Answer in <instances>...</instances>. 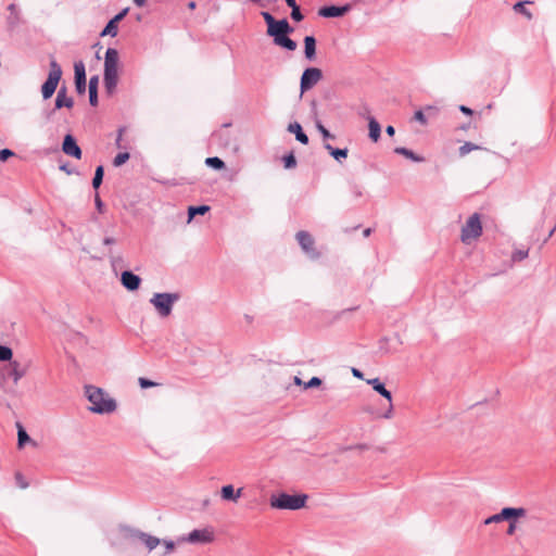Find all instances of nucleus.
I'll list each match as a JSON object with an SVG mask.
<instances>
[{
  "label": "nucleus",
  "mask_w": 556,
  "mask_h": 556,
  "mask_svg": "<svg viewBox=\"0 0 556 556\" xmlns=\"http://www.w3.org/2000/svg\"><path fill=\"white\" fill-rule=\"evenodd\" d=\"M482 235V224L480 215L473 213L462 227L460 240L465 244H470Z\"/></svg>",
  "instance_id": "obj_6"
},
{
  "label": "nucleus",
  "mask_w": 556,
  "mask_h": 556,
  "mask_svg": "<svg viewBox=\"0 0 556 556\" xmlns=\"http://www.w3.org/2000/svg\"><path fill=\"white\" fill-rule=\"evenodd\" d=\"M315 126L325 140L334 139V136L321 124L320 121H316Z\"/></svg>",
  "instance_id": "obj_39"
},
{
  "label": "nucleus",
  "mask_w": 556,
  "mask_h": 556,
  "mask_svg": "<svg viewBox=\"0 0 556 556\" xmlns=\"http://www.w3.org/2000/svg\"><path fill=\"white\" fill-rule=\"evenodd\" d=\"M94 203H96L97 210L99 212H102L104 204L98 193L96 194Z\"/></svg>",
  "instance_id": "obj_49"
},
{
  "label": "nucleus",
  "mask_w": 556,
  "mask_h": 556,
  "mask_svg": "<svg viewBox=\"0 0 556 556\" xmlns=\"http://www.w3.org/2000/svg\"><path fill=\"white\" fill-rule=\"evenodd\" d=\"M530 1H519L514 4V11L516 13L525 15L528 20L532 18L531 12L526 8L527 4H529Z\"/></svg>",
  "instance_id": "obj_30"
},
{
  "label": "nucleus",
  "mask_w": 556,
  "mask_h": 556,
  "mask_svg": "<svg viewBox=\"0 0 556 556\" xmlns=\"http://www.w3.org/2000/svg\"><path fill=\"white\" fill-rule=\"evenodd\" d=\"M138 382L142 389H148V388L156 386L155 382H153L147 378H143V377L139 378Z\"/></svg>",
  "instance_id": "obj_47"
},
{
  "label": "nucleus",
  "mask_w": 556,
  "mask_h": 556,
  "mask_svg": "<svg viewBox=\"0 0 556 556\" xmlns=\"http://www.w3.org/2000/svg\"><path fill=\"white\" fill-rule=\"evenodd\" d=\"M367 383L370 384L377 393L388 400L389 403L392 402L391 392L386 388L384 383L381 382L379 378L369 379L367 380Z\"/></svg>",
  "instance_id": "obj_18"
},
{
  "label": "nucleus",
  "mask_w": 556,
  "mask_h": 556,
  "mask_svg": "<svg viewBox=\"0 0 556 556\" xmlns=\"http://www.w3.org/2000/svg\"><path fill=\"white\" fill-rule=\"evenodd\" d=\"M73 105H74L73 98H68L66 96V88L62 87L58 91V94H56V98H55V109L56 110H60L62 108L71 109V108H73Z\"/></svg>",
  "instance_id": "obj_17"
},
{
  "label": "nucleus",
  "mask_w": 556,
  "mask_h": 556,
  "mask_svg": "<svg viewBox=\"0 0 556 556\" xmlns=\"http://www.w3.org/2000/svg\"><path fill=\"white\" fill-rule=\"evenodd\" d=\"M205 164L208 167H212L217 170L225 168V162L222 159H219L218 156L206 157Z\"/></svg>",
  "instance_id": "obj_31"
},
{
  "label": "nucleus",
  "mask_w": 556,
  "mask_h": 556,
  "mask_svg": "<svg viewBox=\"0 0 556 556\" xmlns=\"http://www.w3.org/2000/svg\"><path fill=\"white\" fill-rule=\"evenodd\" d=\"M85 394L91 403L90 410L97 414H110L116 409V402L110 397L101 388L86 386Z\"/></svg>",
  "instance_id": "obj_2"
},
{
  "label": "nucleus",
  "mask_w": 556,
  "mask_h": 556,
  "mask_svg": "<svg viewBox=\"0 0 556 556\" xmlns=\"http://www.w3.org/2000/svg\"><path fill=\"white\" fill-rule=\"evenodd\" d=\"M188 9L190 10H194L197 8V3L194 1H190L188 4H187Z\"/></svg>",
  "instance_id": "obj_61"
},
{
  "label": "nucleus",
  "mask_w": 556,
  "mask_h": 556,
  "mask_svg": "<svg viewBox=\"0 0 556 556\" xmlns=\"http://www.w3.org/2000/svg\"><path fill=\"white\" fill-rule=\"evenodd\" d=\"M121 282L127 290L136 291L140 287L141 278L130 270H124L121 275Z\"/></svg>",
  "instance_id": "obj_16"
},
{
  "label": "nucleus",
  "mask_w": 556,
  "mask_h": 556,
  "mask_svg": "<svg viewBox=\"0 0 556 556\" xmlns=\"http://www.w3.org/2000/svg\"><path fill=\"white\" fill-rule=\"evenodd\" d=\"M14 156V152L10 149L0 150V162H5L10 157Z\"/></svg>",
  "instance_id": "obj_45"
},
{
  "label": "nucleus",
  "mask_w": 556,
  "mask_h": 556,
  "mask_svg": "<svg viewBox=\"0 0 556 556\" xmlns=\"http://www.w3.org/2000/svg\"><path fill=\"white\" fill-rule=\"evenodd\" d=\"M304 55L308 61H313L316 58V39L314 36H305Z\"/></svg>",
  "instance_id": "obj_20"
},
{
  "label": "nucleus",
  "mask_w": 556,
  "mask_h": 556,
  "mask_svg": "<svg viewBox=\"0 0 556 556\" xmlns=\"http://www.w3.org/2000/svg\"><path fill=\"white\" fill-rule=\"evenodd\" d=\"M288 131L291 132V134H294L295 136V139L301 142L302 144H307L308 143V137L307 135L303 131V128L302 126L298 123V122H294V123H290L288 125Z\"/></svg>",
  "instance_id": "obj_21"
},
{
  "label": "nucleus",
  "mask_w": 556,
  "mask_h": 556,
  "mask_svg": "<svg viewBox=\"0 0 556 556\" xmlns=\"http://www.w3.org/2000/svg\"><path fill=\"white\" fill-rule=\"evenodd\" d=\"M74 80L77 93L84 94L86 92V67L83 61H77L74 64Z\"/></svg>",
  "instance_id": "obj_14"
},
{
  "label": "nucleus",
  "mask_w": 556,
  "mask_h": 556,
  "mask_svg": "<svg viewBox=\"0 0 556 556\" xmlns=\"http://www.w3.org/2000/svg\"><path fill=\"white\" fill-rule=\"evenodd\" d=\"M393 415V405H392V402L389 403V408L387 409V412L382 415L383 418L386 419H390Z\"/></svg>",
  "instance_id": "obj_51"
},
{
  "label": "nucleus",
  "mask_w": 556,
  "mask_h": 556,
  "mask_svg": "<svg viewBox=\"0 0 556 556\" xmlns=\"http://www.w3.org/2000/svg\"><path fill=\"white\" fill-rule=\"evenodd\" d=\"M323 78L321 70L317 67H307L303 71L301 79H300V91L301 96L311 90L315 85H317Z\"/></svg>",
  "instance_id": "obj_8"
},
{
  "label": "nucleus",
  "mask_w": 556,
  "mask_h": 556,
  "mask_svg": "<svg viewBox=\"0 0 556 556\" xmlns=\"http://www.w3.org/2000/svg\"><path fill=\"white\" fill-rule=\"evenodd\" d=\"M122 530L124 531L126 538L140 540L149 552L153 551L157 545L161 544V539L140 530L129 527H124Z\"/></svg>",
  "instance_id": "obj_9"
},
{
  "label": "nucleus",
  "mask_w": 556,
  "mask_h": 556,
  "mask_svg": "<svg viewBox=\"0 0 556 556\" xmlns=\"http://www.w3.org/2000/svg\"><path fill=\"white\" fill-rule=\"evenodd\" d=\"M15 480H16L17 485L21 489L28 488V482L25 481V479H24V477H23V475L21 472H16L15 473Z\"/></svg>",
  "instance_id": "obj_46"
},
{
  "label": "nucleus",
  "mask_w": 556,
  "mask_h": 556,
  "mask_svg": "<svg viewBox=\"0 0 556 556\" xmlns=\"http://www.w3.org/2000/svg\"><path fill=\"white\" fill-rule=\"evenodd\" d=\"M527 510L522 507H504L498 514L492 515L484 519V525L497 523L502 521H510L523 517Z\"/></svg>",
  "instance_id": "obj_7"
},
{
  "label": "nucleus",
  "mask_w": 556,
  "mask_h": 556,
  "mask_svg": "<svg viewBox=\"0 0 556 556\" xmlns=\"http://www.w3.org/2000/svg\"><path fill=\"white\" fill-rule=\"evenodd\" d=\"M147 0H134V3L137 7H143L146 4Z\"/></svg>",
  "instance_id": "obj_59"
},
{
  "label": "nucleus",
  "mask_w": 556,
  "mask_h": 556,
  "mask_svg": "<svg viewBox=\"0 0 556 556\" xmlns=\"http://www.w3.org/2000/svg\"><path fill=\"white\" fill-rule=\"evenodd\" d=\"M103 176H104V168L102 165H99L97 168H96V172H94V176H93V179H92V187L94 189H98L102 181H103Z\"/></svg>",
  "instance_id": "obj_33"
},
{
  "label": "nucleus",
  "mask_w": 556,
  "mask_h": 556,
  "mask_svg": "<svg viewBox=\"0 0 556 556\" xmlns=\"http://www.w3.org/2000/svg\"><path fill=\"white\" fill-rule=\"evenodd\" d=\"M368 128H369V138L374 142H377L381 136V126L378 123V121L372 116L368 117Z\"/></svg>",
  "instance_id": "obj_23"
},
{
  "label": "nucleus",
  "mask_w": 556,
  "mask_h": 556,
  "mask_svg": "<svg viewBox=\"0 0 556 556\" xmlns=\"http://www.w3.org/2000/svg\"><path fill=\"white\" fill-rule=\"evenodd\" d=\"M414 119L419 122L421 125H427L428 121L422 110H417L414 114Z\"/></svg>",
  "instance_id": "obj_43"
},
{
  "label": "nucleus",
  "mask_w": 556,
  "mask_h": 556,
  "mask_svg": "<svg viewBox=\"0 0 556 556\" xmlns=\"http://www.w3.org/2000/svg\"><path fill=\"white\" fill-rule=\"evenodd\" d=\"M18 23V16L17 14H11L9 17H8V24L10 25L11 28H14Z\"/></svg>",
  "instance_id": "obj_48"
},
{
  "label": "nucleus",
  "mask_w": 556,
  "mask_h": 556,
  "mask_svg": "<svg viewBox=\"0 0 556 556\" xmlns=\"http://www.w3.org/2000/svg\"><path fill=\"white\" fill-rule=\"evenodd\" d=\"M129 157L130 154L128 152H121L114 157L113 165L116 167L122 166L129 160Z\"/></svg>",
  "instance_id": "obj_38"
},
{
  "label": "nucleus",
  "mask_w": 556,
  "mask_h": 556,
  "mask_svg": "<svg viewBox=\"0 0 556 556\" xmlns=\"http://www.w3.org/2000/svg\"><path fill=\"white\" fill-rule=\"evenodd\" d=\"M321 379L318 377H312L307 382L303 383L304 389L317 388L321 384Z\"/></svg>",
  "instance_id": "obj_42"
},
{
  "label": "nucleus",
  "mask_w": 556,
  "mask_h": 556,
  "mask_svg": "<svg viewBox=\"0 0 556 556\" xmlns=\"http://www.w3.org/2000/svg\"><path fill=\"white\" fill-rule=\"evenodd\" d=\"M17 447L23 448L26 443H31L33 445H36V443L30 439L28 433L26 432L25 428L17 422Z\"/></svg>",
  "instance_id": "obj_24"
},
{
  "label": "nucleus",
  "mask_w": 556,
  "mask_h": 556,
  "mask_svg": "<svg viewBox=\"0 0 556 556\" xmlns=\"http://www.w3.org/2000/svg\"><path fill=\"white\" fill-rule=\"evenodd\" d=\"M128 12H129V8H125V9H123V10L119 12V14H122V15H123V17H125V16L127 15V13H128Z\"/></svg>",
  "instance_id": "obj_64"
},
{
  "label": "nucleus",
  "mask_w": 556,
  "mask_h": 556,
  "mask_svg": "<svg viewBox=\"0 0 556 556\" xmlns=\"http://www.w3.org/2000/svg\"><path fill=\"white\" fill-rule=\"evenodd\" d=\"M161 544H163L165 547V551L162 556H167L175 549V542L172 540H161Z\"/></svg>",
  "instance_id": "obj_40"
},
{
  "label": "nucleus",
  "mask_w": 556,
  "mask_h": 556,
  "mask_svg": "<svg viewBox=\"0 0 556 556\" xmlns=\"http://www.w3.org/2000/svg\"><path fill=\"white\" fill-rule=\"evenodd\" d=\"M265 23L267 24V27H271L275 25V23L277 22V20H275V17L269 13V12H262L261 13Z\"/></svg>",
  "instance_id": "obj_44"
},
{
  "label": "nucleus",
  "mask_w": 556,
  "mask_h": 556,
  "mask_svg": "<svg viewBox=\"0 0 556 556\" xmlns=\"http://www.w3.org/2000/svg\"><path fill=\"white\" fill-rule=\"evenodd\" d=\"M285 1H286L288 7L296 5V1L295 0H285Z\"/></svg>",
  "instance_id": "obj_62"
},
{
  "label": "nucleus",
  "mask_w": 556,
  "mask_h": 556,
  "mask_svg": "<svg viewBox=\"0 0 556 556\" xmlns=\"http://www.w3.org/2000/svg\"><path fill=\"white\" fill-rule=\"evenodd\" d=\"M11 371H10V377L13 378V381L14 383L16 384L20 379H22L25 374H26V369L25 368H22L21 365L17 363V362H11Z\"/></svg>",
  "instance_id": "obj_26"
},
{
  "label": "nucleus",
  "mask_w": 556,
  "mask_h": 556,
  "mask_svg": "<svg viewBox=\"0 0 556 556\" xmlns=\"http://www.w3.org/2000/svg\"><path fill=\"white\" fill-rule=\"evenodd\" d=\"M480 149L479 146L472 143V142H465L463 146L459 147V155L460 156H465L466 154H468L469 152L473 151V150H478Z\"/></svg>",
  "instance_id": "obj_37"
},
{
  "label": "nucleus",
  "mask_w": 556,
  "mask_h": 556,
  "mask_svg": "<svg viewBox=\"0 0 556 556\" xmlns=\"http://www.w3.org/2000/svg\"><path fill=\"white\" fill-rule=\"evenodd\" d=\"M117 30H118V27H117V24L114 23V21L110 20L106 24V26L103 28V30L101 31L100 36H112V37H115L117 35Z\"/></svg>",
  "instance_id": "obj_32"
},
{
  "label": "nucleus",
  "mask_w": 556,
  "mask_h": 556,
  "mask_svg": "<svg viewBox=\"0 0 556 556\" xmlns=\"http://www.w3.org/2000/svg\"><path fill=\"white\" fill-rule=\"evenodd\" d=\"M115 242H116V241H115V239H114V238H112V237H105V238L103 239V243H104L105 245H111V244H114Z\"/></svg>",
  "instance_id": "obj_55"
},
{
  "label": "nucleus",
  "mask_w": 556,
  "mask_h": 556,
  "mask_svg": "<svg viewBox=\"0 0 556 556\" xmlns=\"http://www.w3.org/2000/svg\"><path fill=\"white\" fill-rule=\"evenodd\" d=\"M123 15L117 13L113 18H111L112 21H114V23L118 24L122 20H123Z\"/></svg>",
  "instance_id": "obj_58"
},
{
  "label": "nucleus",
  "mask_w": 556,
  "mask_h": 556,
  "mask_svg": "<svg viewBox=\"0 0 556 556\" xmlns=\"http://www.w3.org/2000/svg\"><path fill=\"white\" fill-rule=\"evenodd\" d=\"M62 151L74 159L80 160L83 151L80 147L77 144L75 137L71 134L64 136L62 142Z\"/></svg>",
  "instance_id": "obj_13"
},
{
  "label": "nucleus",
  "mask_w": 556,
  "mask_h": 556,
  "mask_svg": "<svg viewBox=\"0 0 556 556\" xmlns=\"http://www.w3.org/2000/svg\"><path fill=\"white\" fill-rule=\"evenodd\" d=\"M294 28L289 24L287 18L279 20L275 23L274 26L267 27V35L273 37L274 42L281 38L282 36L289 35L293 33Z\"/></svg>",
  "instance_id": "obj_11"
},
{
  "label": "nucleus",
  "mask_w": 556,
  "mask_h": 556,
  "mask_svg": "<svg viewBox=\"0 0 556 556\" xmlns=\"http://www.w3.org/2000/svg\"><path fill=\"white\" fill-rule=\"evenodd\" d=\"M306 494L279 493L270 497V506L277 509L296 510L305 506Z\"/></svg>",
  "instance_id": "obj_3"
},
{
  "label": "nucleus",
  "mask_w": 556,
  "mask_h": 556,
  "mask_svg": "<svg viewBox=\"0 0 556 556\" xmlns=\"http://www.w3.org/2000/svg\"><path fill=\"white\" fill-rule=\"evenodd\" d=\"M210 211L208 205L189 206L188 208V222H190L195 215H203Z\"/></svg>",
  "instance_id": "obj_29"
},
{
  "label": "nucleus",
  "mask_w": 556,
  "mask_h": 556,
  "mask_svg": "<svg viewBox=\"0 0 556 556\" xmlns=\"http://www.w3.org/2000/svg\"><path fill=\"white\" fill-rule=\"evenodd\" d=\"M296 240L302 250L308 254L312 258H317L319 254L314 248V238L307 231L301 230L296 233Z\"/></svg>",
  "instance_id": "obj_12"
},
{
  "label": "nucleus",
  "mask_w": 556,
  "mask_h": 556,
  "mask_svg": "<svg viewBox=\"0 0 556 556\" xmlns=\"http://www.w3.org/2000/svg\"><path fill=\"white\" fill-rule=\"evenodd\" d=\"M128 12H129V8H125V9H123V10L119 12V14H122V15H123V17H125V16L127 15V13H128Z\"/></svg>",
  "instance_id": "obj_63"
},
{
  "label": "nucleus",
  "mask_w": 556,
  "mask_h": 556,
  "mask_svg": "<svg viewBox=\"0 0 556 556\" xmlns=\"http://www.w3.org/2000/svg\"><path fill=\"white\" fill-rule=\"evenodd\" d=\"M275 45L285 48L289 51H294L298 47L296 42L288 37V35L282 36L281 38H278V40L275 42Z\"/></svg>",
  "instance_id": "obj_27"
},
{
  "label": "nucleus",
  "mask_w": 556,
  "mask_h": 556,
  "mask_svg": "<svg viewBox=\"0 0 556 556\" xmlns=\"http://www.w3.org/2000/svg\"><path fill=\"white\" fill-rule=\"evenodd\" d=\"M178 293H154L150 303L154 306L161 317H167L172 314L174 304L179 300Z\"/></svg>",
  "instance_id": "obj_4"
},
{
  "label": "nucleus",
  "mask_w": 556,
  "mask_h": 556,
  "mask_svg": "<svg viewBox=\"0 0 556 556\" xmlns=\"http://www.w3.org/2000/svg\"><path fill=\"white\" fill-rule=\"evenodd\" d=\"M123 132H124V128H119L118 129V134H117V138H116V146L118 148H121V141H122Z\"/></svg>",
  "instance_id": "obj_54"
},
{
  "label": "nucleus",
  "mask_w": 556,
  "mask_h": 556,
  "mask_svg": "<svg viewBox=\"0 0 556 556\" xmlns=\"http://www.w3.org/2000/svg\"><path fill=\"white\" fill-rule=\"evenodd\" d=\"M352 374L354 377L356 378H362L363 377V374L361 370L356 369V368H352Z\"/></svg>",
  "instance_id": "obj_57"
},
{
  "label": "nucleus",
  "mask_w": 556,
  "mask_h": 556,
  "mask_svg": "<svg viewBox=\"0 0 556 556\" xmlns=\"http://www.w3.org/2000/svg\"><path fill=\"white\" fill-rule=\"evenodd\" d=\"M60 169L65 172L67 175L74 174V169L71 168L67 164H63L60 166Z\"/></svg>",
  "instance_id": "obj_52"
},
{
  "label": "nucleus",
  "mask_w": 556,
  "mask_h": 556,
  "mask_svg": "<svg viewBox=\"0 0 556 556\" xmlns=\"http://www.w3.org/2000/svg\"><path fill=\"white\" fill-rule=\"evenodd\" d=\"M282 161H283V166L287 169H291L296 166V159H295L293 152H290L289 154L285 155Z\"/></svg>",
  "instance_id": "obj_36"
},
{
  "label": "nucleus",
  "mask_w": 556,
  "mask_h": 556,
  "mask_svg": "<svg viewBox=\"0 0 556 556\" xmlns=\"http://www.w3.org/2000/svg\"><path fill=\"white\" fill-rule=\"evenodd\" d=\"M118 51L114 48H108L104 56L103 84L109 96H112L116 91L118 83Z\"/></svg>",
  "instance_id": "obj_1"
},
{
  "label": "nucleus",
  "mask_w": 556,
  "mask_h": 556,
  "mask_svg": "<svg viewBox=\"0 0 556 556\" xmlns=\"http://www.w3.org/2000/svg\"><path fill=\"white\" fill-rule=\"evenodd\" d=\"M50 71L47 80L41 86V93L45 100L50 99L56 90L59 81L62 77V68L60 64L54 60H50Z\"/></svg>",
  "instance_id": "obj_5"
},
{
  "label": "nucleus",
  "mask_w": 556,
  "mask_h": 556,
  "mask_svg": "<svg viewBox=\"0 0 556 556\" xmlns=\"http://www.w3.org/2000/svg\"><path fill=\"white\" fill-rule=\"evenodd\" d=\"M459 110H460L462 113H464L466 115H472V113H473V111L470 108L466 106V105H460Z\"/></svg>",
  "instance_id": "obj_53"
},
{
  "label": "nucleus",
  "mask_w": 556,
  "mask_h": 556,
  "mask_svg": "<svg viewBox=\"0 0 556 556\" xmlns=\"http://www.w3.org/2000/svg\"><path fill=\"white\" fill-rule=\"evenodd\" d=\"M214 540V532L210 529H194L186 536L178 539V543L188 542L191 544H206Z\"/></svg>",
  "instance_id": "obj_10"
},
{
  "label": "nucleus",
  "mask_w": 556,
  "mask_h": 556,
  "mask_svg": "<svg viewBox=\"0 0 556 556\" xmlns=\"http://www.w3.org/2000/svg\"><path fill=\"white\" fill-rule=\"evenodd\" d=\"M394 152L396 154L403 155L414 162H421L424 159L417 154H415L412 150L404 148V147H397L394 149Z\"/></svg>",
  "instance_id": "obj_28"
},
{
  "label": "nucleus",
  "mask_w": 556,
  "mask_h": 556,
  "mask_svg": "<svg viewBox=\"0 0 556 556\" xmlns=\"http://www.w3.org/2000/svg\"><path fill=\"white\" fill-rule=\"evenodd\" d=\"M98 85H99V76L94 75L89 79V103L92 106L98 105Z\"/></svg>",
  "instance_id": "obj_22"
},
{
  "label": "nucleus",
  "mask_w": 556,
  "mask_h": 556,
  "mask_svg": "<svg viewBox=\"0 0 556 556\" xmlns=\"http://www.w3.org/2000/svg\"><path fill=\"white\" fill-rule=\"evenodd\" d=\"M386 132L389 135V136H393L395 134V129L393 126L389 125L387 126L386 128Z\"/></svg>",
  "instance_id": "obj_56"
},
{
  "label": "nucleus",
  "mask_w": 556,
  "mask_h": 556,
  "mask_svg": "<svg viewBox=\"0 0 556 556\" xmlns=\"http://www.w3.org/2000/svg\"><path fill=\"white\" fill-rule=\"evenodd\" d=\"M13 351L11 348L7 345H0V361L9 362L12 359Z\"/></svg>",
  "instance_id": "obj_35"
},
{
  "label": "nucleus",
  "mask_w": 556,
  "mask_h": 556,
  "mask_svg": "<svg viewBox=\"0 0 556 556\" xmlns=\"http://www.w3.org/2000/svg\"><path fill=\"white\" fill-rule=\"evenodd\" d=\"M8 10L11 12V14H15V13H16V7H15V4H13V3H12V4H10V5L8 7Z\"/></svg>",
  "instance_id": "obj_60"
},
{
  "label": "nucleus",
  "mask_w": 556,
  "mask_h": 556,
  "mask_svg": "<svg viewBox=\"0 0 556 556\" xmlns=\"http://www.w3.org/2000/svg\"><path fill=\"white\" fill-rule=\"evenodd\" d=\"M324 148L329 152V154L338 162H341L342 159L348 157L349 150L333 148L330 143H325Z\"/></svg>",
  "instance_id": "obj_25"
},
{
  "label": "nucleus",
  "mask_w": 556,
  "mask_h": 556,
  "mask_svg": "<svg viewBox=\"0 0 556 556\" xmlns=\"http://www.w3.org/2000/svg\"><path fill=\"white\" fill-rule=\"evenodd\" d=\"M529 255V249H518L515 250L511 254V260L514 262H520L528 257Z\"/></svg>",
  "instance_id": "obj_34"
},
{
  "label": "nucleus",
  "mask_w": 556,
  "mask_h": 556,
  "mask_svg": "<svg viewBox=\"0 0 556 556\" xmlns=\"http://www.w3.org/2000/svg\"><path fill=\"white\" fill-rule=\"evenodd\" d=\"M515 530H516V519H513L509 521V526H508V529H507V534L511 535L515 533Z\"/></svg>",
  "instance_id": "obj_50"
},
{
  "label": "nucleus",
  "mask_w": 556,
  "mask_h": 556,
  "mask_svg": "<svg viewBox=\"0 0 556 556\" xmlns=\"http://www.w3.org/2000/svg\"><path fill=\"white\" fill-rule=\"evenodd\" d=\"M242 489L235 491L233 485L227 484L220 489V496L225 501L237 502L241 496Z\"/></svg>",
  "instance_id": "obj_19"
},
{
  "label": "nucleus",
  "mask_w": 556,
  "mask_h": 556,
  "mask_svg": "<svg viewBox=\"0 0 556 556\" xmlns=\"http://www.w3.org/2000/svg\"><path fill=\"white\" fill-rule=\"evenodd\" d=\"M290 8H291V18L294 20L295 22H301L304 18V15L301 13L300 7L296 4V5H293Z\"/></svg>",
  "instance_id": "obj_41"
},
{
  "label": "nucleus",
  "mask_w": 556,
  "mask_h": 556,
  "mask_svg": "<svg viewBox=\"0 0 556 556\" xmlns=\"http://www.w3.org/2000/svg\"><path fill=\"white\" fill-rule=\"evenodd\" d=\"M351 10L350 4L345 5H326L319 9L318 14L326 18L341 17Z\"/></svg>",
  "instance_id": "obj_15"
}]
</instances>
